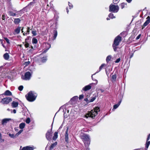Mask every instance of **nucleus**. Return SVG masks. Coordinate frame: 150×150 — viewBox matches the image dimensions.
Here are the masks:
<instances>
[{
  "mask_svg": "<svg viewBox=\"0 0 150 150\" xmlns=\"http://www.w3.org/2000/svg\"><path fill=\"white\" fill-rule=\"evenodd\" d=\"M37 96V94L32 91L29 92L27 94L25 95V97L27 100L31 102L35 100Z\"/></svg>",
  "mask_w": 150,
  "mask_h": 150,
  "instance_id": "1",
  "label": "nucleus"
},
{
  "mask_svg": "<svg viewBox=\"0 0 150 150\" xmlns=\"http://www.w3.org/2000/svg\"><path fill=\"white\" fill-rule=\"evenodd\" d=\"M100 111L99 107H96L94 108V110H91V111L88 112L85 115V117L86 118L88 117H91L94 118V117L97 115L98 112Z\"/></svg>",
  "mask_w": 150,
  "mask_h": 150,
  "instance_id": "2",
  "label": "nucleus"
},
{
  "mask_svg": "<svg viewBox=\"0 0 150 150\" xmlns=\"http://www.w3.org/2000/svg\"><path fill=\"white\" fill-rule=\"evenodd\" d=\"M81 138L83 140L85 146L86 147V149L88 148V147H87V146H88L90 144V139L89 136L86 134H83L81 136Z\"/></svg>",
  "mask_w": 150,
  "mask_h": 150,
  "instance_id": "3",
  "label": "nucleus"
},
{
  "mask_svg": "<svg viewBox=\"0 0 150 150\" xmlns=\"http://www.w3.org/2000/svg\"><path fill=\"white\" fill-rule=\"evenodd\" d=\"M125 33V32H122L120 34L116 37L114 39L113 43L112 44V47H116L118 46L119 43L121 42L122 40V37L120 36L121 35Z\"/></svg>",
  "mask_w": 150,
  "mask_h": 150,
  "instance_id": "4",
  "label": "nucleus"
},
{
  "mask_svg": "<svg viewBox=\"0 0 150 150\" xmlns=\"http://www.w3.org/2000/svg\"><path fill=\"white\" fill-rule=\"evenodd\" d=\"M119 6L111 4L109 6V11L113 13H117L119 11Z\"/></svg>",
  "mask_w": 150,
  "mask_h": 150,
  "instance_id": "5",
  "label": "nucleus"
},
{
  "mask_svg": "<svg viewBox=\"0 0 150 150\" xmlns=\"http://www.w3.org/2000/svg\"><path fill=\"white\" fill-rule=\"evenodd\" d=\"M52 127L51 129L48 130L46 134V138L48 140L50 141L51 140L52 137Z\"/></svg>",
  "mask_w": 150,
  "mask_h": 150,
  "instance_id": "6",
  "label": "nucleus"
},
{
  "mask_svg": "<svg viewBox=\"0 0 150 150\" xmlns=\"http://www.w3.org/2000/svg\"><path fill=\"white\" fill-rule=\"evenodd\" d=\"M12 99L10 97H6L2 99L1 101L3 104H7L12 101Z\"/></svg>",
  "mask_w": 150,
  "mask_h": 150,
  "instance_id": "7",
  "label": "nucleus"
},
{
  "mask_svg": "<svg viewBox=\"0 0 150 150\" xmlns=\"http://www.w3.org/2000/svg\"><path fill=\"white\" fill-rule=\"evenodd\" d=\"M31 76V74L30 72H27L25 74V78L23 79L26 80H29L30 79Z\"/></svg>",
  "mask_w": 150,
  "mask_h": 150,
  "instance_id": "8",
  "label": "nucleus"
},
{
  "mask_svg": "<svg viewBox=\"0 0 150 150\" xmlns=\"http://www.w3.org/2000/svg\"><path fill=\"white\" fill-rule=\"evenodd\" d=\"M42 55L41 54L40 55V57L41 58L40 61L42 63H44L46 62L47 60V57L46 56L42 57Z\"/></svg>",
  "mask_w": 150,
  "mask_h": 150,
  "instance_id": "9",
  "label": "nucleus"
},
{
  "mask_svg": "<svg viewBox=\"0 0 150 150\" xmlns=\"http://www.w3.org/2000/svg\"><path fill=\"white\" fill-rule=\"evenodd\" d=\"M147 20L143 24L144 27L150 23V17L148 16L146 18Z\"/></svg>",
  "mask_w": 150,
  "mask_h": 150,
  "instance_id": "10",
  "label": "nucleus"
},
{
  "mask_svg": "<svg viewBox=\"0 0 150 150\" xmlns=\"http://www.w3.org/2000/svg\"><path fill=\"white\" fill-rule=\"evenodd\" d=\"M10 120V119L8 118L3 119L2 121V124L3 125H5Z\"/></svg>",
  "mask_w": 150,
  "mask_h": 150,
  "instance_id": "11",
  "label": "nucleus"
},
{
  "mask_svg": "<svg viewBox=\"0 0 150 150\" xmlns=\"http://www.w3.org/2000/svg\"><path fill=\"white\" fill-rule=\"evenodd\" d=\"M33 148L30 146H27L25 147H23L22 150H33Z\"/></svg>",
  "mask_w": 150,
  "mask_h": 150,
  "instance_id": "12",
  "label": "nucleus"
},
{
  "mask_svg": "<svg viewBox=\"0 0 150 150\" xmlns=\"http://www.w3.org/2000/svg\"><path fill=\"white\" fill-rule=\"evenodd\" d=\"M91 86L89 85L86 86L85 87H83L82 90L85 91H86L91 89Z\"/></svg>",
  "mask_w": 150,
  "mask_h": 150,
  "instance_id": "13",
  "label": "nucleus"
},
{
  "mask_svg": "<svg viewBox=\"0 0 150 150\" xmlns=\"http://www.w3.org/2000/svg\"><path fill=\"white\" fill-rule=\"evenodd\" d=\"M133 47H131L129 49V50L130 51L129 53L131 54L130 57V58H131L133 57L134 53L135 51H136V50H134L133 51Z\"/></svg>",
  "mask_w": 150,
  "mask_h": 150,
  "instance_id": "14",
  "label": "nucleus"
},
{
  "mask_svg": "<svg viewBox=\"0 0 150 150\" xmlns=\"http://www.w3.org/2000/svg\"><path fill=\"white\" fill-rule=\"evenodd\" d=\"M66 110V106L64 105L63 106H62L61 107L59 108V111H62L63 112L64 115V110Z\"/></svg>",
  "mask_w": 150,
  "mask_h": 150,
  "instance_id": "15",
  "label": "nucleus"
},
{
  "mask_svg": "<svg viewBox=\"0 0 150 150\" xmlns=\"http://www.w3.org/2000/svg\"><path fill=\"white\" fill-rule=\"evenodd\" d=\"M18 105V102L13 101L12 102L11 105L13 108H14L17 107Z\"/></svg>",
  "mask_w": 150,
  "mask_h": 150,
  "instance_id": "16",
  "label": "nucleus"
},
{
  "mask_svg": "<svg viewBox=\"0 0 150 150\" xmlns=\"http://www.w3.org/2000/svg\"><path fill=\"white\" fill-rule=\"evenodd\" d=\"M3 94L5 96H12V93L9 90H6Z\"/></svg>",
  "mask_w": 150,
  "mask_h": 150,
  "instance_id": "17",
  "label": "nucleus"
},
{
  "mask_svg": "<svg viewBox=\"0 0 150 150\" xmlns=\"http://www.w3.org/2000/svg\"><path fill=\"white\" fill-rule=\"evenodd\" d=\"M78 97L77 96H75L71 99V101L72 103L76 101L78 99Z\"/></svg>",
  "mask_w": 150,
  "mask_h": 150,
  "instance_id": "18",
  "label": "nucleus"
},
{
  "mask_svg": "<svg viewBox=\"0 0 150 150\" xmlns=\"http://www.w3.org/2000/svg\"><path fill=\"white\" fill-rule=\"evenodd\" d=\"M4 39L5 40V42L6 43L8 46H9L11 44V41L10 40L7 38H4Z\"/></svg>",
  "mask_w": 150,
  "mask_h": 150,
  "instance_id": "19",
  "label": "nucleus"
},
{
  "mask_svg": "<svg viewBox=\"0 0 150 150\" xmlns=\"http://www.w3.org/2000/svg\"><path fill=\"white\" fill-rule=\"evenodd\" d=\"M4 59L6 60H8L9 58V56L7 53H5L3 55Z\"/></svg>",
  "mask_w": 150,
  "mask_h": 150,
  "instance_id": "20",
  "label": "nucleus"
},
{
  "mask_svg": "<svg viewBox=\"0 0 150 150\" xmlns=\"http://www.w3.org/2000/svg\"><path fill=\"white\" fill-rule=\"evenodd\" d=\"M57 143L56 142L53 144H52L50 147V149L52 150L57 145Z\"/></svg>",
  "mask_w": 150,
  "mask_h": 150,
  "instance_id": "21",
  "label": "nucleus"
},
{
  "mask_svg": "<svg viewBox=\"0 0 150 150\" xmlns=\"http://www.w3.org/2000/svg\"><path fill=\"white\" fill-rule=\"evenodd\" d=\"M121 101H122V100H121L117 104L113 106V109H116L118 107V106L120 105V104L121 103Z\"/></svg>",
  "mask_w": 150,
  "mask_h": 150,
  "instance_id": "22",
  "label": "nucleus"
},
{
  "mask_svg": "<svg viewBox=\"0 0 150 150\" xmlns=\"http://www.w3.org/2000/svg\"><path fill=\"white\" fill-rule=\"evenodd\" d=\"M58 137V133L55 132L54 134V135L52 139L53 140H56Z\"/></svg>",
  "mask_w": 150,
  "mask_h": 150,
  "instance_id": "23",
  "label": "nucleus"
},
{
  "mask_svg": "<svg viewBox=\"0 0 150 150\" xmlns=\"http://www.w3.org/2000/svg\"><path fill=\"white\" fill-rule=\"evenodd\" d=\"M53 33L54 35V36L53 37V38H54L53 40H55L56 39V38L57 36V31L56 30H54L53 32Z\"/></svg>",
  "mask_w": 150,
  "mask_h": 150,
  "instance_id": "24",
  "label": "nucleus"
},
{
  "mask_svg": "<svg viewBox=\"0 0 150 150\" xmlns=\"http://www.w3.org/2000/svg\"><path fill=\"white\" fill-rule=\"evenodd\" d=\"M25 126V123L22 122L19 125V127L21 129H23Z\"/></svg>",
  "mask_w": 150,
  "mask_h": 150,
  "instance_id": "25",
  "label": "nucleus"
},
{
  "mask_svg": "<svg viewBox=\"0 0 150 150\" xmlns=\"http://www.w3.org/2000/svg\"><path fill=\"white\" fill-rule=\"evenodd\" d=\"M21 27H18L15 30V32L17 34H18L20 31Z\"/></svg>",
  "mask_w": 150,
  "mask_h": 150,
  "instance_id": "26",
  "label": "nucleus"
},
{
  "mask_svg": "<svg viewBox=\"0 0 150 150\" xmlns=\"http://www.w3.org/2000/svg\"><path fill=\"white\" fill-rule=\"evenodd\" d=\"M20 21L19 18H16L15 19L14 22L15 24H17L20 23Z\"/></svg>",
  "mask_w": 150,
  "mask_h": 150,
  "instance_id": "27",
  "label": "nucleus"
},
{
  "mask_svg": "<svg viewBox=\"0 0 150 150\" xmlns=\"http://www.w3.org/2000/svg\"><path fill=\"white\" fill-rule=\"evenodd\" d=\"M30 32V28L29 27H28L27 28V31L26 33H23V34L24 35H27V34H29Z\"/></svg>",
  "mask_w": 150,
  "mask_h": 150,
  "instance_id": "28",
  "label": "nucleus"
},
{
  "mask_svg": "<svg viewBox=\"0 0 150 150\" xmlns=\"http://www.w3.org/2000/svg\"><path fill=\"white\" fill-rule=\"evenodd\" d=\"M105 65V64H102L101 65V66H100V67H99V71H97L96 73L95 74H93V75H95V74L97 73H98V72L99 71H100L102 69V68H103V67Z\"/></svg>",
  "mask_w": 150,
  "mask_h": 150,
  "instance_id": "29",
  "label": "nucleus"
},
{
  "mask_svg": "<svg viewBox=\"0 0 150 150\" xmlns=\"http://www.w3.org/2000/svg\"><path fill=\"white\" fill-rule=\"evenodd\" d=\"M8 13L10 16H15L16 15V14L15 13H14L13 12L10 11H9L8 12Z\"/></svg>",
  "mask_w": 150,
  "mask_h": 150,
  "instance_id": "30",
  "label": "nucleus"
},
{
  "mask_svg": "<svg viewBox=\"0 0 150 150\" xmlns=\"http://www.w3.org/2000/svg\"><path fill=\"white\" fill-rule=\"evenodd\" d=\"M112 57L111 55H109L107 57L106 59V61L107 62H109L111 59Z\"/></svg>",
  "mask_w": 150,
  "mask_h": 150,
  "instance_id": "31",
  "label": "nucleus"
},
{
  "mask_svg": "<svg viewBox=\"0 0 150 150\" xmlns=\"http://www.w3.org/2000/svg\"><path fill=\"white\" fill-rule=\"evenodd\" d=\"M109 17L111 19L115 18V17L114 16L113 14L111 13H110L108 15Z\"/></svg>",
  "mask_w": 150,
  "mask_h": 150,
  "instance_id": "32",
  "label": "nucleus"
},
{
  "mask_svg": "<svg viewBox=\"0 0 150 150\" xmlns=\"http://www.w3.org/2000/svg\"><path fill=\"white\" fill-rule=\"evenodd\" d=\"M32 43L33 44H36L37 43V39L35 38H33L32 39Z\"/></svg>",
  "mask_w": 150,
  "mask_h": 150,
  "instance_id": "33",
  "label": "nucleus"
},
{
  "mask_svg": "<svg viewBox=\"0 0 150 150\" xmlns=\"http://www.w3.org/2000/svg\"><path fill=\"white\" fill-rule=\"evenodd\" d=\"M8 4V5L9 6V7L11 8L12 7V5L11 3V0H7Z\"/></svg>",
  "mask_w": 150,
  "mask_h": 150,
  "instance_id": "34",
  "label": "nucleus"
},
{
  "mask_svg": "<svg viewBox=\"0 0 150 150\" xmlns=\"http://www.w3.org/2000/svg\"><path fill=\"white\" fill-rule=\"evenodd\" d=\"M150 144V141H146V148H148L149 147V146Z\"/></svg>",
  "mask_w": 150,
  "mask_h": 150,
  "instance_id": "35",
  "label": "nucleus"
},
{
  "mask_svg": "<svg viewBox=\"0 0 150 150\" xmlns=\"http://www.w3.org/2000/svg\"><path fill=\"white\" fill-rule=\"evenodd\" d=\"M116 78V76L115 75H113L112 76V80L113 81H115Z\"/></svg>",
  "mask_w": 150,
  "mask_h": 150,
  "instance_id": "36",
  "label": "nucleus"
},
{
  "mask_svg": "<svg viewBox=\"0 0 150 150\" xmlns=\"http://www.w3.org/2000/svg\"><path fill=\"white\" fill-rule=\"evenodd\" d=\"M32 33L33 34V36H35L37 35L36 32L35 30H33L32 31Z\"/></svg>",
  "mask_w": 150,
  "mask_h": 150,
  "instance_id": "37",
  "label": "nucleus"
},
{
  "mask_svg": "<svg viewBox=\"0 0 150 150\" xmlns=\"http://www.w3.org/2000/svg\"><path fill=\"white\" fill-rule=\"evenodd\" d=\"M68 5L69 7V9H71L73 7V5L70 3L69 2H68Z\"/></svg>",
  "mask_w": 150,
  "mask_h": 150,
  "instance_id": "38",
  "label": "nucleus"
},
{
  "mask_svg": "<svg viewBox=\"0 0 150 150\" xmlns=\"http://www.w3.org/2000/svg\"><path fill=\"white\" fill-rule=\"evenodd\" d=\"M23 88V86H20L18 88V89L20 91H22Z\"/></svg>",
  "mask_w": 150,
  "mask_h": 150,
  "instance_id": "39",
  "label": "nucleus"
},
{
  "mask_svg": "<svg viewBox=\"0 0 150 150\" xmlns=\"http://www.w3.org/2000/svg\"><path fill=\"white\" fill-rule=\"evenodd\" d=\"M125 5H126L125 4V3H122L121 4V8L122 9L123 8L125 7Z\"/></svg>",
  "mask_w": 150,
  "mask_h": 150,
  "instance_id": "40",
  "label": "nucleus"
},
{
  "mask_svg": "<svg viewBox=\"0 0 150 150\" xmlns=\"http://www.w3.org/2000/svg\"><path fill=\"white\" fill-rule=\"evenodd\" d=\"M8 135L10 137L12 138H14L15 137L14 135L13 134H9Z\"/></svg>",
  "mask_w": 150,
  "mask_h": 150,
  "instance_id": "41",
  "label": "nucleus"
},
{
  "mask_svg": "<svg viewBox=\"0 0 150 150\" xmlns=\"http://www.w3.org/2000/svg\"><path fill=\"white\" fill-rule=\"evenodd\" d=\"M26 122L27 124H29L30 122V119L29 118H28L26 120Z\"/></svg>",
  "mask_w": 150,
  "mask_h": 150,
  "instance_id": "42",
  "label": "nucleus"
},
{
  "mask_svg": "<svg viewBox=\"0 0 150 150\" xmlns=\"http://www.w3.org/2000/svg\"><path fill=\"white\" fill-rule=\"evenodd\" d=\"M48 1V0H41V3L44 4L46 3Z\"/></svg>",
  "mask_w": 150,
  "mask_h": 150,
  "instance_id": "43",
  "label": "nucleus"
},
{
  "mask_svg": "<svg viewBox=\"0 0 150 150\" xmlns=\"http://www.w3.org/2000/svg\"><path fill=\"white\" fill-rule=\"evenodd\" d=\"M120 49V47H114V50L115 52L117 51Z\"/></svg>",
  "mask_w": 150,
  "mask_h": 150,
  "instance_id": "44",
  "label": "nucleus"
},
{
  "mask_svg": "<svg viewBox=\"0 0 150 150\" xmlns=\"http://www.w3.org/2000/svg\"><path fill=\"white\" fill-rule=\"evenodd\" d=\"M96 98L95 97H93L90 100V102H92L93 101H94L95 99H96Z\"/></svg>",
  "mask_w": 150,
  "mask_h": 150,
  "instance_id": "45",
  "label": "nucleus"
},
{
  "mask_svg": "<svg viewBox=\"0 0 150 150\" xmlns=\"http://www.w3.org/2000/svg\"><path fill=\"white\" fill-rule=\"evenodd\" d=\"M83 98V94L79 96V99L80 100L82 99Z\"/></svg>",
  "mask_w": 150,
  "mask_h": 150,
  "instance_id": "46",
  "label": "nucleus"
},
{
  "mask_svg": "<svg viewBox=\"0 0 150 150\" xmlns=\"http://www.w3.org/2000/svg\"><path fill=\"white\" fill-rule=\"evenodd\" d=\"M120 61V58H118L115 62V63H117L119 62Z\"/></svg>",
  "mask_w": 150,
  "mask_h": 150,
  "instance_id": "47",
  "label": "nucleus"
},
{
  "mask_svg": "<svg viewBox=\"0 0 150 150\" xmlns=\"http://www.w3.org/2000/svg\"><path fill=\"white\" fill-rule=\"evenodd\" d=\"M118 0H113V3L114 4H117L118 2Z\"/></svg>",
  "mask_w": 150,
  "mask_h": 150,
  "instance_id": "48",
  "label": "nucleus"
},
{
  "mask_svg": "<svg viewBox=\"0 0 150 150\" xmlns=\"http://www.w3.org/2000/svg\"><path fill=\"white\" fill-rule=\"evenodd\" d=\"M66 143L68 142L69 141L68 140V135L66 132Z\"/></svg>",
  "mask_w": 150,
  "mask_h": 150,
  "instance_id": "49",
  "label": "nucleus"
},
{
  "mask_svg": "<svg viewBox=\"0 0 150 150\" xmlns=\"http://www.w3.org/2000/svg\"><path fill=\"white\" fill-rule=\"evenodd\" d=\"M30 62L29 61L26 62H25V65L27 66L28 64H30Z\"/></svg>",
  "mask_w": 150,
  "mask_h": 150,
  "instance_id": "50",
  "label": "nucleus"
},
{
  "mask_svg": "<svg viewBox=\"0 0 150 150\" xmlns=\"http://www.w3.org/2000/svg\"><path fill=\"white\" fill-rule=\"evenodd\" d=\"M23 131V130H20L16 134L19 135Z\"/></svg>",
  "mask_w": 150,
  "mask_h": 150,
  "instance_id": "51",
  "label": "nucleus"
},
{
  "mask_svg": "<svg viewBox=\"0 0 150 150\" xmlns=\"http://www.w3.org/2000/svg\"><path fill=\"white\" fill-rule=\"evenodd\" d=\"M141 35L139 34L136 38V40H138L140 37Z\"/></svg>",
  "mask_w": 150,
  "mask_h": 150,
  "instance_id": "52",
  "label": "nucleus"
},
{
  "mask_svg": "<svg viewBox=\"0 0 150 150\" xmlns=\"http://www.w3.org/2000/svg\"><path fill=\"white\" fill-rule=\"evenodd\" d=\"M150 139V134H149L147 138V141H149Z\"/></svg>",
  "mask_w": 150,
  "mask_h": 150,
  "instance_id": "53",
  "label": "nucleus"
},
{
  "mask_svg": "<svg viewBox=\"0 0 150 150\" xmlns=\"http://www.w3.org/2000/svg\"><path fill=\"white\" fill-rule=\"evenodd\" d=\"M6 16L5 15H3L2 16V19L3 20H4Z\"/></svg>",
  "mask_w": 150,
  "mask_h": 150,
  "instance_id": "54",
  "label": "nucleus"
},
{
  "mask_svg": "<svg viewBox=\"0 0 150 150\" xmlns=\"http://www.w3.org/2000/svg\"><path fill=\"white\" fill-rule=\"evenodd\" d=\"M48 49H49V48H48L47 49H46V50H44L42 52V53H46L47 51L48 50Z\"/></svg>",
  "mask_w": 150,
  "mask_h": 150,
  "instance_id": "55",
  "label": "nucleus"
},
{
  "mask_svg": "<svg viewBox=\"0 0 150 150\" xmlns=\"http://www.w3.org/2000/svg\"><path fill=\"white\" fill-rule=\"evenodd\" d=\"M64 121L63 122V123L62 124V125H61V126L60 127H59V129H61L62 128V126L63 125V124L64 123Z\"/></svg>",
  "mask_w": 150,
  "mask_h": 150,
  "instance_id": "56",
  "label": "nucleus"
},
{
  "mask_svg": "<svg viewBox=\"0 0 150 150\" xmlns=\"http://www.w3.org/2000/svg\"><path fill=\"white\" fill-rule=\"evenodd\" d=\"M126 1L128 3H130L132 1V0H126Z\"/></svg>",
  "mask_w": 150,
  "mask_h": 150,
  "instance_id": "57",
  "label": "nucleus"
},
{
  "mask_svg": "<svg viewBox=\"0 0 150 150\" xmlns=\"http://www.w3.org/2000/svg\"><path fill=\"white\" fill-rule=\"evenodd\" d=\"M13 112L14 113H16V111L14 109L13 110Z\"/></svg>",
  "mask_w": 150,
  "mask_h": 150,
  "instance_id": "58",
  "label": "nucleus"
},
{
  "mask_svg": "<svg viewBox=\"0 0 150 150\" xmlns=\"http://www.w3.org/2000/svg\"><path fill=\"white\" fill-rule=\"evenodd\" d=\"M35 3V2H31L30 3V4L31 5H32L33 4H34Z\"/></svg>",
  "mask_w": 150,
  "mask_h": 150,
  "instance_id": "59",
  "label": "nucleus"
},
{
  "mask_svg": "<svg viewBox=\"0 0 150 150\" xmlns=\"http://www.w3.org/2000/svg\"><path fill=\"white\" fill-rule=\"evenodd\" d=\"M100 91L101 92H103L104 91V90L102 89H100Z\"/></svg>",
  "mask_w": 150,
  "mask_h": 150,
  "instance_id": "60",
  "label": "nucleus"
},
{
  "mask_svg": "<svg viewBox=\"0 0 150 150\" xmlns=\"http://www.w3.org/2000/svg\"><path fill=\"white\" fill-rule=\"evenodd\" d=\"M1 133H0V139H1Z\"/></svg>",
  "mask_w": 150,
  "mask_h": 150,
  "instance_id": "61",
  "label": "nucleus"
},
{
  "mask_svg": "<svg viewBox=\"0 0 150 150\" xmlns=\"http://www.w3.org/2000/svg\"><path fill=\"white\" fill-rule=\"evenodd\" d=\"M84 100H85L86 101H87V100H88L87 98L85 99Z\"/></svg>",
  "mask_w": 150,
  "mask_h": 150,
  "instance_id": "62",
  "label": "nucleus"
},
{
  "mask_svg": "<svg viewBox=\"0 0 150 150\" xmlns=\"http://www.w3.org/2000/svg\"><path fill=\"white\" fill-rule=\"evenodd\" d=\"M106 19L107 20H110V19L108 18H107Z\"/></svg>",
  "mask_w": 150,
  "mask_h": 150,
  "instance_id": "63",
  "label": "nucleus"
},
{
  "mask_svg": "<svg viewBox=\"0 0 150 150\" xmlns=\"http://www.w3.org/2000/svg\"><path fill=\"white\" fill-rule=\"evenodd\" d=\"M69 12V11L67 9V12L68 13V12Z\"/></svg>",
  "mask_w": 150,
  "mask_h": 150,
  "instance_id": "64",
  "label": "nucleus"
}]
</instances>
